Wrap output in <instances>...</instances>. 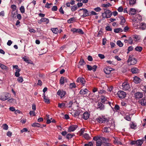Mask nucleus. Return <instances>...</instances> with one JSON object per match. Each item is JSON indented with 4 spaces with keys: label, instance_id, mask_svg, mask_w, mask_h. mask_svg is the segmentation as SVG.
Listing matches in <instances>:
<instances>
[{
    "label": "nucleus",
    "instance_id": "obj_62",
    "mask_svg": "<svg viewBox=\"0 0 146 146\" xmlns=\"http://www.w3.org/2000/svg\"><path fill=\"white\" fill-rule=\"evenodd\" d=\"M92 67V70L94 72H95L97 68V66L96 65H94Z\"/></svg>",
    "mask_w": 146,
    "mask_h": 146
},
{
    "label": "nucleus",
    "instance_id": "obj_43",
    "mask_svg": "<svg viewBox=\"0 0 146 146\" xmlns=\"http://www.w3.org/2000/svg\"><path fill=\"white\" fill-rule=\"evenodd\" d=\"M130 128L132 129H135V127L137 126L136 125H135L133 122L130 124Z\"/></svg>",
    "mask_w": 146,
    "mask_h": 146
},
{
    "label": "nucleus",
    "instance_id": "obj_35",
    "mask_svg": "<svg viewBox=\"0 0 146 146\" xmlns=\"http://www.w3.org/2000/svg\"><path fill=\"white\" fill-rule=\"evenodd\" d=\"M129 3L130 5L133 6L136 3V0H129Z\"/></svg>",
    "mask_w": 146,
    "mask_h": 146
},
{
    "label": "nucleus",
    "instance_id": "obj_49",
    "mask_svg": "<svg viewBox=\"0 0 146 146\" xmlns=\"http://www.w3.org/2000/svg\"><path fill=\"white\" fill-rule=\"evenodd\" d=\"M117 45L119 47H121L123 46V44L120 40H118L117 42Z\"/></svg>",
    "mask_w": 146,
    "mask_h": 146
},
{
    "label": "nucleus",
    "instance_id": "obj_33",
    "mask_svg": "<svg viewBox=\"0 0 146 146\" xmlns=\"http://www.w3.org/2000/svg\"><path fill=\"white\" fill-rule=\"evenodd\" d=\"M119 18L121 20L120 24L121 25H123L125 22V19L123 16H120Z\"/></svg>",
    "mask_w": 146,
    "mask_h": 146
},
{
    "label": "nucleus",
    "instance_id": "obj_14",
    "mask_svg": "<svg viewBox=\"0 0 146 146\" xmlns=\"http://www.w3.org/2000/svg\"><path fill=\"white\" fill-rule=\"evenodd\" d=\"M101 102L103 103L107 104L108 103L109 105L111 106V102H108V100H107V98L104 96H102L101 98Z\"/></svg>",
    "mask_w": 146,
    "mask_h": 146
},
{
    "label": "nucleus",
    "instance_id": "obj_38",
    "mask_svg": "<svg viewBox=\"0 0 146 146\" xmlns=\"http://www.w3.org/2000/svg\"><path fill=\"white\" fill-rule=\"evenodd\" d=\"M124 117L125 119L127 121H130L131 120V119L130 116L127 115L126 114H125V116H124Z\"/></svg>",
    "mask_w": 146,
    "mask_h": 146
},
{
    "label": "nucleus",
    "instance_id": "obj_23",
    "mask_svg": "<svg viewBox=\"0 0 146 146\" xmlns=\"http://www.w3.org/2000/svg\"><path fill=\"white\" fill-rule=\"evenodd\" d=\"M140 103L142 106H144L146 105V98L142 99L140 101Z\"/></svg>",
    "mask_w": 146,
    "mask_h": 146
},
{
    "label": "nucleus",
    "instance_id": "obj_6",
    "mask_svg": "<svg viewBox=\"0 0 146 146\" xmlns=\"http://www.w3.org/2000/svg\"><path fill=\"white\" fill-rule=\"evenodd\" d=\"M9 94L7 93H3L0 95V100L5 101L9 98Z\"/></svg>",
    "mask_w": 146,
    "mask_h": 146
},
{
    "label": "nucleus",
    "instance_id": "obj_9",
    "mask_svg": "<svg viewBox=\"0 0 146 146\" xmlns=\"http://www.w3.org/2000/svg\"><path fill=\"white\" fill-rule=\"evenodd\" d=\"M122 89L124 90H128L130 89V86L129 84L125 82L122 84Z\"/></svg>",
    "mask_w": 146,
    "mask_h": 146
},
{
    "label": "nucleus",
    "instance_id": "obj_24",
    "mask_svg": "<svg viewBox=\"0 0 146 146\" xmlns=\"http://www.w3.org/2000/svg\"><path fill=\"white\" fill-rule=\"evenodd\" d=\"M88 90L86 89H82L80 92V94L82 95H85L88 93Z\"/></svg>",
    "mask_w": 146,
    "mask_h": 146
},
{
    "label": "nucleus",
    "instance_id": "obj_15",
    "mask_svg": "<svg viewBox=\"0 0 146 146\" xmlns=\"http://www.w3.org/2000/svg\"><path fill=\"white\" fill-rule=\"evenodd\" d=\"M49 19L45 18H42L38 21V22L39 23L41 24L42 22H45L46 24H47L49 23Z\"/></svg>",
    "mask_w": 146,
    "mask_h": 146
},
{
    "label": "nucleus",
    "instance_id": "obj_53",
    "mask_svg": "<svg viewBox=\"0 0 146 146\" xmlns=\"http://www.w3.org/2000/svg\"><path fill=\"white\" fill-rule=\"evenodd\" d=\"M23 60L25 62H26L30 63V62H29V60L28 59L27 57L26 56H25L23 58Z\"/></svg>",
    "mask_w": 146,
    "mask_h": 146
},
{
    "label": "nucleus",
    "instance_id": "obj_4",
    "mask_svg": "<svg viewBox=\"0 0 146 146\" xmlns=\"http://www.w3.org/2000/svg\"><path fill=\"white\" fill-rule=\"evenodd\" d=\"M97 121L100 123H102L108 121V119L105 117V116H101L98 117L96 118Z\"/></svg>",
    "mask_w": 146,
    "mask_h": 146
},
{
    "label": "nucleus",
    "instance_id": "obj_11",
    "mask_svg": "<svg viewBox=\"0 0 146 146\" xmlns=\"http://www.w3.org/2000/svg\"><path fill=\"white\" fill-rule=\"evenodd\" d=\"M80 11H82L83 14L81 16V17H86L88 16L89 15L88 11L87 9H80L79 10Z\"/></svg>",
    "mask_w": 146,
    "mask_h": 146
},
{
    "label": "nucleus",
    "instance_id": "obj_59",
    "mask_svg": "<svg viewBox=\"0 0 146 146\" xmlns=\"http://www.w3.org/2000/svg\"><path fill=\"white\" fill-rule=\"evenodd\" d=\"M11 8L12 9L13 11H14L16 10L17 9V7L16 6L14 5H11Z\"/></svg>",
    "mask_w": 146,
    "mask_h": 146
},
{
    "label": "nucleus",
    "instance_id": "obj_47",
    "mask_svg": "<svg viewBox=\"0 0 146 146\" xmlns=\"http://www.w3.org/2000/svg\"><path fill=\"white\" fill-rule=\"evenodd\" d=\"M102 6L104 7H110L111 6V5L110 3H108L107 4H103Z\"/></svg>",
    "mask_w": 146,
    "mask_h": 146
},
{
    "label": "nucleus",
    "instance_id": "obj_27",
    "mask_svg": "<svg viewBox=\"0 0 146 146\" xmlns=\"http://www.w3.org/2000/svg\"><path fill=\"white\" fill-rule=\"evenodd\" d=\"M114 139V143L115 144L117 145H121L122 144V143L120 141H119L117 137H113Z\"/></svg>",
    "mask_w": 146,
    "mask_h": 146
},
{
    "label": "nucleus",
    "instance_id": "obj_57",
    "mask_svg": "<svg viewBox=\"0 0 146 146\" xmlns=\"http://www.w3.org/2000/svg\"><path fill=\"white\" fill-rule=\"evenodd\" d=\"M84 132V129L82 128L81 129L79 133L80 134V135L81 136L82 135Z\"/></svg>",
    "mask_w": 146,
    "mask_h": 146
},
{
    "label": "nucleus",
    "instance_id": "obj_32",
    "mask_svg": "<svg viewBox=\"0 0 146 146\" xmlns=\"http://www.w3.org/2000/svg\"><path fill=\"white\" fill-rule=\"evenodd\" d=\"M76 19L75 17H72L69 19L68 20V23H73L75 21Z\"/></svg>",
    "mask_w": 146,
    "mask_h": 146
},
{
    "label": "nucleus",
    "instance_id": "obj_61",
    "mask_svg": "<svg viewBox=\"0 0 146 146\" xmlns=\"http://www.w3.org/2000/svg\"><path fill=\"white\" fill-rule=\"evenodd\" d=\"M106 29L108 31H111L112 30V29L109 26H108L106 27Z\"/></svg>",
    "mask_w": 146,
    "mask_h": 146
},
{
    "label": "nucleus",
    "instance_id": "obj_19",
    "mask_svg": "<svg viewBox=\"0 0 146 146\" xmlns=\"http://www.w3.org/2000/svg\"><path fill=\"white\" fill-rule=\"evenodd\" d=\"M140 78L137 76H135L133 78V82L136 84H138L141 82Z\"/></svg>",
    "mask_w": 146,
    "mask_h": 146
},
{
    "label": "nucleus",
    "instance_id": "obj_2",
    "mask_svg": "<svg viewBox=\"0 0 146 146\" xmlns=\"http://www.w3.org/2000/svg\"><path fill=\"white\" fill-rule=\"evenodd\" d=\"M127 62L129 65H134L137 63V60L132 56H130L128 59Z\"/></svg>",
    "mask_w": 146,
    "mask_h": 146
},
{
    "label": "nucleus",
    "instance_id": "obj_51",
    "mask_svg": "<svg viewBox=\"0 0 146 146\" xmlns=\"http://www.w3.org/2000/svg\"><path fill=\"white\" fill-rule=\"evenodd\" d=\"M77 9V7L76 5H74L72 7L71 10L72 11H74Z\"/></svg>",
    "mask_w": 146,
    "mask_h": 146
},
{
    "label": "nucleus",
    "instance_id": "obj_52",
    "mask_svg": "<svg viewBox=\"0 0 146 146\" xmlns=\"http://www.w3.org/2000/svg\"><path fill=\"white\" fill-rule=\"evenodd\" d=\"M134 40L135 41H137L140 39V38L137 35H135L134 37Z\"/></svg>",
    "mask_w": 146,
    "mask_h": 146
},
{
    "label": "nucleus",
    "instance_id": "obj_42",
    "mask_svg": "<svg viewBox=\"0 0 146 146\" xmlns=\"http://www.w3.org/2000/svg\"><path fill=\"white\" fill-rule=\"evenodd\" d=\"M31 125L32 127H40V124L37 123H33Z\"/></svg>",
    "mask_w": 146,
    "mask_h": 146
},
{
    "label": "nucleus",
    "instance_id": "obj_3",
    "mask_svg": "<svg viewBox=\"0 0 146 146\" xmlns=\"http://www.w3.org/2000/svg\"><path fill=\"white\" fill-rule=\"evenodd\" d=\"M144 141V139H138L136 141H133L131 142L130 144L132 145L136 144L137 146H141Z\"/></svg>",
    "mask_w": 146,
    "mask_h": 146
},
{
    "label": "nucleus",
    "instance_id": "obj_60",
    "mask_svg": "<svg viewBox=\"0 0 146 146\" xmlns=\"http://www.w3.org/2000/svg\"><path fill=\"white\" fill-rule=\"evenodd\" d=\"M94 10H95L96 11L98 12L100 11H101V9L100 7H98L97 8H94Z\"/></svg>",
    "mask_w": 146,
    "mask_h": 146
},
{
    "label": "nucleus",
    "instance_id": "obj_18",
    "mask_svg": "<svg viewBox=\"0 0 146 146\" xmlns=\"http://www.w3.org/2000/svg\"><path fill=\"white\" fill-rule=\"evenodd\" d=\"M78 82H80L82 83L83 85H84L86 82V81L85 79L83 78H78L77 80Z\"/></svg>",
    "mask_w": 146,
    "mask_h": 146
},
{
    "label": "nucleus",
    "instance_id": "obj_29",
    "mask_svg": "<svg viewBox=\"0 0 146 146\" xmlns=\"http://www.w3.org/2000/svg\"><path fill=\"white\" fill-rule=\"evenodd\" d=\"M98 108H100V110H103L104 108V105L101 103H98Z\"/></svg>",
    "mask_w": 146,
    "mask_h": 146
},
{
    "label": "nucleus",
    "instance_id": "obj_54",
    "mask_svg": "<svg viewBox=\"0 0 146 146\" xmlns=\"http://www.w3.org/2000/svg\"><path fill=\"white\" fill-rule=\"evenodd\" d=\"M73 136V135L71 134H68L66 135V137L68 139H69L72 138Z\"/></svg>",
    "mask_w": 146,
    "mask_h": 146
},
{
    "label": "nucleus",
    "instance_id": "obj_7",
    "mask_svg": "<svg viewBox=\"0 0 146 146\" xmlns=\"http://www.w3.org/2000/svg\"><path fill=\"white\" fill-rule=\"evenodd\" d=\"M117 94L118 96L121 99L125 98L126 95V93L122 90L118 91Z\"/></svg>",
    "mask_w": 146,
    "mask_h": 146
},
{
    "label": "nucleus",
    "instance_id": "obj_30",
    "mask_svg": "<svg viewBox=\"0 0 146 146\" xmlns=\"http://www.w3.org/2000/svg\"><path fill=\"white\" fill-rule=\"evenodd\" d=\"M86 64L85 62L84 61L83 59H81L79 62V68H80V66H82Z\"/></svg>",
    "mask_w": 146,
    "mask_h": 146
},
{
    "label": "nucleus",
    "instance_id": "obj_22",
    "mask_svg": "<svg viewBox=\"0 0 146 146\" xmlns=\"http://www.w3.org/2000/svg\"><path fill=\"white\" fill-rule=\"evenodd\" d=\"M131 71L133 74L138 73L139 72V70L136 68H133L131 69Z\"/></svg>",
    "mask_w": 146,
    "mask_h": 146
},
{
    "label": "nucleus",
    "instance_id": "obj_64",
    "mask_svg": "<svg viewBox=\"0 0 146 146\" xmlns=\"http://www.w3.org/2000/svg\"><path fill=\"white\" fill-rule=\"evenodd\" d=\"M141 89L142 90L146 93V85L145 86H141Z\"/></svg>",
    "mask_w": 146,
    "mask_h": 146
},
{
    "label": "nucleus",
    "instance_id": "obj_45",
    "mask_svg": "<svg viewBox=\"0 0 146 146\" xmlns=\"http://www.w3.org/2000/svg\"><path fill=\"white\" fill-rule=\"evenodd\" d=\"M2 127L3 129L7 130L8 129V126L6 124H4L3 125Z\"/></svg>",
    "mask_w": 146,
    "mask_h": 146
},
{
    "label": "nucleus",
    "instance_id": "obj_12",
    "mask_svg": "<svg viewBox=\"0 0 146 146\" xmlns=\"http://www.w3.org/2000/svg\"><path fill=\"white\" fill-rule=\"evenodd\" d=\"M66 94V92L65 91L61 90H59L57 92V94L60 96L61 98L64 96Z\"/></svg>",
    "mask_w": 146,
    "mask_h": 146
},
{
    "label": "nucleus",
    "instance_id": "obj_36",
    "mask_svg": "<svg viewBox=\"0 0 146 146\" xmlns=\"http://www.w3.org/2000/svg\"><path fill=\"white\" fill-rule=\"evenodd\" d=\"M21 71V69H17V70H16V72L15 73V76L16 77H19L20 75L19 74V72Z\"/></svg>",
    "mask_w": 146,
    "mask_h": 146
},
{
    "label": "nucleus",
    "instance_id": "obj_37",
    "mask_svg": "<svg viewBox=\"0 0 146 146\" xmlns=\"http://www.w3.org/2000/svg\"><path fill=\"white\" fill-rule=\"evenodd\" d=\"M83 137L87 140H89L91 138L90 136L87 133H85L83 135Z\"/></svg>",
    "mask_w": 146,
    "mask_h": 146
},
{
    "label": "nucleus",
    "instance_id": "obj_48",
    "mask_svg": "<svg viewBox=\"0 0 146 146\" xmlns=\"http://www.w3.org/2000/svg\"><path fill=\"white\" fill-rule=\"evenodd\" d=\"M142 48L140 46H137L136 47L135 50L139 52H141L142 50Z\"/></svg>",
    "mask_w": 146,
    "mask_h": 146
},
{
    "label": "nucleus",
    "instance_id": "obj_21",
    "mask_svg": "<svg viewBox=\"0 0 146 146\" xmlns=\"http://www.w3.org/2000/svg\"><path fill=\"white\" fill-rule=\"evenodd\" d=\"M90 114L87 112H86L84 113L83 116V118L86 120L89 117Z\"/></svg>",
    "mask_w": 146,
    "mask_h": 146
},
{
    "label": "nucleus",
    "instance_id": "obj_55",
    "mask_svg": "<svg viewBox=\"0 0 146 146\" xmlns=\"http://www.w3.org/2000/svg\"><path fill=\"white\" fill-rule=\"evenodd\" d=\"M29 114L31 116H35V111H31L29 112Z\"/></svg>",
    "mask_w": 146,
    "mask_h": 146
},
{
    "label": "nucleus",
    "instance_id": "obj_44",
    "mask_svg": "<svg viewBox=\"0 0 146 146\" xmlns=\"http://www.w3.org/2000/svg\"><path fill=\"white\" fill-rule=\"evenodd\" d=\"M76 86L75 84L74 83H70L69 85V88L71 89L73 88H75Z\"/></svg>",
    "mask_w": 146,
    "mask_h": 146
},
{
    "label": "nucleus",
    "instance_id": "obj_17",
    "mask_svg": "<svg viewBox=\"0 0 146 146\" xmlns=\"http://www.w3.org/2000/svg\"><path fill=\"white\" fill-rule=\"evenodd\" d=\"M112 70V68H110L109 67H107L104 68V72L106 74H109Z\"/></svg>",
    "mask_w": 146,
    "mask_h": 146
},
{
    "label": "nucleus",
    "instance_id": "obj_1",
    "mask_svg": "<svg viewBox=\"0 0 146 146\" xmlns=\"http://www.w3.org/2000/svg\"><path fill=\"white\" fill-rule=\"evenodd\" d=\"M111 11L109 10L104 9V11L102 13V16L103 18H110L112 15Z\"/></svg>",
    "mask_w": 146,
    "mask_h": 146
},
{
    "label": "nucleus",
    "instance_id": "obj_28",
    "mask_svg": "<svg viewBox=\"0 0 146 146\" xmlns=\"http://www.w3.org/2000/svg\"><path fill=\"white\" fill-rule=\"evenodd\" d=\"M140 28L142 30H144L146 29V24L144 23H141L140 24Z\"/></svg>",
    "mask_w": 146,
    "mask_h": 146
},
{
    "label": "nucleus",
    "instance_id": "obj_63",
    "mask_svg": "<svg viewBox=\"0 0 146 146\" xmlns=\"http://www.w3.org/2000/svg\"><path fill=\"white\" fill-rule=\"evenodd\" d=\"M28 131V129L26 128H24L22 129L21 130V133H23L24 132H27Z\"/></svg>",
    "mask_w": 146,
    "mask_h": 146
},
{
    "label": "nucleus",
    "instance_id": "obj_16",
    "mask_svg": "<svg viewBox=\"0 0 146 146\" xmlns=\"http://www.w3.org/2000/svg\"><path fill=\"white\" fill-rule=\"evenodd\" d=\"M135 96L136 99H139L143 97V94L141 92H138L136 93L135 94Z\"/></svg>",
    "mask_w": 146,
    "mask_h": 146
},
{
    "label": "nucleus",
    "instance_id": "obj_46",
    "mask_svg": "<svg viewBox=\"0 0 146 146\" xmlns=\"http://www.w3.org/2000/svg\"><path fill=\"white\" fill-rule=\"evenodd\" d=\"M0 67L2 69L4 70H6L7 68L6 66L1 63H0Z\"/></svg>",
    "mask_w": 146,
    "mask_h": 146
},
{
    "label": "nucleus",
    "instance_id": "obj_40",
    "mask_svg": "<svg viewBox=\"0 0 146 146\" xmlns=\"http://www.w3.org/2000/svg\"><path fill=\"white\" fill-rule=\"evenodd\" d=\"M65 104L64 103H58V107L60 108H63L65 106Z\"/></svg>",
    "mask_w": 146,
    "mask_h": 146
},
{
    "label": "nucleus",
    "instance_id": "obj_5",
    "mask_svg": "<svg viewBox=\"0 0 146 146\" xmlns=\"http://www.w3.org/2000/svg\"><path fill=\"white\" fill-rule=\"evenodd\" d=\"M142 20V17L139 14L135 16H133L132 17V21L133 22H136L138 23Z\"/></svg>",
    "mask_w": 146,
    "mask_h": 146
},
{
    "label": "nucleus",
    "instance_id": "obj_10",
    "mask_svg": "<svg viewBox=\"0 0 146 146\" xmlns=\"http://www.w3.org/2000/svg\"><path fill=\"white\" fill-rule=\"evenodd\" d=\"M71 31L74 33H77L80 35L83 34L84 33L82 30L80 29H76L75 28H72L71 29Z\"/></svg>",
    "mask_w": 146,
    "mask_h": 146
},
{
    "label": "nucleus",
    "instance_id": "obj_39",
    "mask_svg": "<svg viewBox=\"0 0 146 146\" xmlns=\"http://www.w3.org/2000/svg\"><path fill=\"white\" fill-rule=\"evenodd\" d=\"M51 30L53 33L56 34L58 32V29L57 28H53L51 29Z\"/></svg>",
    "mask_w": 146,
    "mask_h": 146
},
{
    "label": "nucleus",
    "instance_id": "obj_41",
    "mask_svg": "<svg viewBox=\"0 0 146 146\" xmlns=\"http://www.w3.org/2000/svg\"><path fill=\"white\" fill-rule=\"evenodd\" d=\"M60 82L61 84L63 85V84L64 82V77H61L60 78Z\"/></svg>",
    "mask_w": 146,
    "mask_h": 146
},
{
    "label": "nucleus",
    "instance_id": "obj_31",
    "mask_svg": "<svg viewBox=\"0 0 146 146\" xmlns=\"http://www.w3.org/2000/svg\"><path fill=\"white\" fill-rule=\"evenodd\" d=\"M123 29L121 28L115 29L114 30V32L116 33H118L122 32Z\"/></svg>",
    "mask_w": 146,
    "mask_h": 146
},
{
    "label": "nucleus",
    "instance_id": "obj_34",
    "mask_svg": "<svg viewBox=\"0 0 146 146\" xmlns=\"http://www.w3.org/2000/svg\"><path fill=\"white\" fill-rule=\"evenodd\" d=\"M7 101L8 102L11 103L13 104H15L16 103L15 100L13 98H11L9 100H8Z\"/></svg>",
    "mask_w": 146,
    "mask_h": 146
},
{
    "label": "nucleus",
    "instance_id": "obj_8",
    "mask_svg": "<svg viewBox=\"0 0 146 146\" xmlns=\"http://www.w3.org/2000/svg\"><path fill=\"white\" fill-rule=\"evenodd\" d=\"M93 140L96 141V146H101L102 144V141L100 139L99 137L97 136L94 137L93 138Z\"/></svg>",
    "mask_w": 146,
    "mask_h": 146
},
{
    "label": "nucleus",
    "instance_id": "obj_25",
    "mask_svg": "<svg viewBox=\"0 0 146 146\" xmlns=\"http://www.w3.org/2000/svg\"><path fill=\"white\" fill-rule=\"evenodd\" d=\"M136 13V10L135 9L130 8L129 11V14L131 15H135Z\"/></svg>",
    "mask_w": 146,
    "mask_h": 146
},
{
    "label": "nucleus",
    "instance_id": "obj_56",
    "mask_svg": "<svg viewBox=\"0 0 146 146\" xmlns=\"http://www.w3.org/2000/svg\"><path fill=\"white\" fill-rule=\"evenodd\" d=\"M52 5V4L51 3H47L45 5V7L46 8H47L48 9L50 8V6L51 5Z\"/></svg>",
    "mask_w": 146,
    "mask_h": 146
},
{
    "label": "nucleus",
    "instance_id": "obj_13",
    "mask_svg": "<svg viewBox=\"0 0 146 146\" xmlns=\"http://www.w3.org/2000/svg\"><path fill=\"white\" fill-rule=\"evenodd\" d=\"M77 127V125H71L68 127V131L69 132L74 131Z\"/></svg>",
    "mask_w": 146,
    "mask_h": 146
},
{
    "label": "nucleus",
    "instance_id": "obj_20",
    "mask_svg": "<svg viewBox=\"0 0 146 146\" xmlns=\"http://www.w3.org/2000/svg\"><path fill=\"white\" fill-rule=\"evenodd\" d=\"M111 131V129L107 127H104L102 129V131L103 132L109 133Z\"/></svg>",
    "mask_w": 146,
    "mask_h": 146
},
{
    "label": "nucleus",
    "instance_id": "obj_50",
    "mask_svg": "<svg viewBox=\"0 0 146 146\" xmlns=\"http://www.w3.org/2000/svg\"><path fill=\"white\" fill-rule=\"evenodd\" d=\"M20 10L21 13H23L25 12V9L23 6H21L20 8Z\"/></svg>",
    "mask_w": 146,
    "mask_h": 146
},
{
    "label": "nucleus",
    "instance_id": "obj_26",
    "mask_svg": "<svg viewBox=\"0 0 146 146\" xmlns=\"http://www.w3.org/2000/svg\"><path fill=\"white\" fill-rule=\"evenodd\" d=\"M43 96L44 100L45 102L48 104L50 102L49 99L47 97H46L45 96V94H43Z\"/></svg>",
    "mask_w": 146,
    "mask_h": 146
},
{
    "label": "nucleus",
    "instance_id": "obj_58",
    "mask_svg": "<svg viewBox=\"0 0 146 146\" xmlns=\"http://www.w3.org/2000/svg\"><path fill=\"white\" fill-rule=\"evenodd\" d=\"M17 81L19 82H22L23 81V80L22 77H19L17 78Z\"/></svg>",
    "mask_w": 146,
    "mask_h": 146
}]
</instances>
